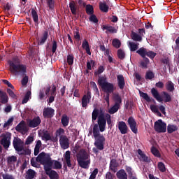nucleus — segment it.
I'll list each match as a JSON object with an SVG mask.
<instances>
[{"label": "nucleus", "mask_w": 179, "mask_h": 179, "mask_svg": "<svg viewBox=\"0 0 179 179\" xmlns=\"http://www.w3.org/2000/svg\"><path fill=\"white\" fill-rule=\"evenodd\" d=\"M36 162L44 166V170H45L47 167H52V164H54V161L51 159L50 154L45 153V152H42L38 155Z\"/></svg>", "instance_id": "nucleus-5"}, {"label": "nucleus", "mask_w": 179, "mask_h": 179, "mask_svg": "<svg viewBox=\"0 0 179 179\" xmlns=\"http://www.w3.org/2000/svg\"><path fill=\"white\" fill-rule=\"evenodd\" d=\"M117 178L118 179H128V175L124 169H120L116 173Z\"/></svg>", "instance_id": "nucleus-26"}, {"label": "nucleus", "mask_w": 179, "mask_h": 179, "mask_svg": "<svg viewBox=\"0 0 179 179\" xmlns=\"http://www.w3.org/2000/svg\"><path fill=\"white\" fill-rule=\"evenodd\" d=\"M118 110H120V106L117 104H115L109 109L108 113L109 114H115V113H117Z\"/></svg>", "instance_id": "nucleus-48"}, {"label": "nucleus", "mask_w": 179, "mask_h": 179, "mask_svg": "<svg viewBox=\"0 0 179 179\" xmlns=\"http://www.w3.org/2000/svg\"><path fill=\"white\" fill-rule=\"evenodd\" d=\"M82 47L84 48V50H85L88 55H92V52H90V46L89 45V42H87V41L85 40L83 42Z\"/></svg>", "instance_id": "nucleus-33"}, {"label": "nucleus", "mask_w": 179, "mask_h": 179, "mask_svg": "<svg viewBox=\"0 0 179 179\" xmlns=\"http://www.w3.org/2000/svg\"><path fill=\"white\" fill-rule=\"evenodd\" d=\"M54 166L53 169H55V170H61V169H62V164L59 161L55 160Z\"/></svg>", "instance_id": "nucleus-54"}, {"label": "nucleus", "mask_w": 179, "mask_h": 179, "mask_svg": "<svg viewBox=\"0 0 179 179\" xmlns=\"http://www.w3.org/2000/svg\"><path fill=\"white\" fill-rule=\"evenodd\" d=\"M64 160L66 162V164L69 168L72 167V164L71 163V151L68 150L64 154Z\"/></svg>", "instance_id": "nucleus-24"}, {"label": "nucleus", "mask_w": 179, "mask_h": 179, "mask_svg": "<svg viewBox=\"0 0 179 179\" xmlns=\"http://www.w3.org/2000/svg\"><path fill=\"white\" fill-rule=\"evenodd\" d=\"M139 94H140L141 97H142V99L145 100V101H147V103H150V101H152V98H150V96H149L148 93H145L142 91H139Z\"/></svg>", "instance_id": "nucleus-39"}, {"label": "nucleus", "mask_w": 179, "mask_h": 179, "mask_svg": "<svg viewBox=\"0 0 179 179\" xmlns=\"http://www.w3.org/2000/svg\"><path fill=\"white\" fill-rule=\"evenodd\" d=\"M117 57L119 59H124L125 58V52L122 49H119L117 50Z\"/></svg>", "instance_id": "nucleus-52"}, {"label": "nucleus", "mask_w": 179, "mask_h": 179, "mask_svg": "<svg viewBox=\"0 0 179 179\" xmlns=\"http://www.w3.org/2000/svg\"><path fill=\"white\" fill-rule=\"evenodd\" d=\"M137 153L138 155L140 162H143V163H150V158L145 155V152H143L142 150L138 149L137 150Z\"/></svg>", "instance_id": "nucleus-17"}, {"label": "nucleus", "mask_w": 179, "mask_h": 179, "mask_svg": "<svg viewBox=\"0 0 179 179\" xmlns=\"http://www.w3.org/2000/svg\"><path fill=\"white\" fill-rule=\"evenodd\" d=\"M61 122L63 127H66L69 125V117L68 115L64 114L61 119Z\"/></svg>", "instance_id": "nucleus-32"}, {"label": "nucleus", "mask_w": 179, "mask_h": 179, "mask_svg": "<svg viewBox=\"0 0 179 179\" xmlns=\"http://www.w3.org/2000/svg\"><path fill=\"white\" fill-rule=\"evenodd\" d=\"M11 138H12V134L10 133H8L7 134L3 135V138L0 141L1 145H2V146L6 150H8V149H9V146H10Z\"/></svg>", "instance_id": "nucleus-10"}, {"label": "nucleus", "mask_w": 179, "mask_h": 179, "mask_svg": "<svg viewBox=\"0 0 179 179\" xmlns=\"http://www.w3.org/2000/svg\"><path fill=\"white\" fill-rule=\"evenodd\" d=\"M113 100L115 101V104H117V106H120L121 103H122V99L118 94H115L113 95Z\"/></svg>", "instance_id": "nucleus-40"}, {"label": "nucleus", "mask_w": 179, "mask_h": 179, "mask_svg": "<svg viewBox=\"0 0 179 179\" xmlns=\"http://www.w3.org/2000/svg\"><path fill=\"white\" fill-rule=\"evenodd\" d=\"M41 145L42 143L40 140L36 141V144L35 145L34 152V156H37L40 153V148H41Z\"/></svg>", "instance_id": "nucleus-36"}, {"label": "nucleus", "mask_w": 179, "mask_h": 179, "mask_svg": "<svg viewBox=\"0 0 179 179\" xmlns=\"http://www.w3.org/2000/svg\"><path fill=\"white\" fill-rule=\"evenodd\" d=\"M103 110H101V114L98 117V124H94L93 127V136L97 138L100 135V132L106 131V115L102 113Z\"/></svg>", "instance_id": "nucleus-3"}, {"label": "nucleus", "mask_w": 179, "mask_h": 179, "mask_svg": "<svg viewBox=\"0 0 179 179\" xmlns=\"http://www.w3.org/2000/svg\"><path fill=\"white\" fill-rule=\"evenodd\" d=\"M3 179H15L13 176L9 175V173H6L2 175Z\"/></svg>", "instance_id": "nucleus-64"}, {"label": "nucleus", "mask_w": 179, "mask_h": 179, "mask_svg": "<svg viewBox=\"0 0 179 179\" xmlns=\"http://www.w3.org/2000/svg\"><path fill=\"white\" fill-rule=\"evenodd\" d=\"M148 52V49L145 48H141L139 50H136V54H138L142 58H146V54Z\"/></svg>", "instance_id": "nucleus-35"}, {"label": "nucleus", "mask_w": 179, "mask_h": 179, "mask_svg": "<svg viewBox=\"0 0 179 179\" xmlns=\"http://www.w3.org/2000/svg\"><path fill=\"white\" fill-rule=\"evenodd\" d=\"M158 169L159 171H161L162 173H164V171H166V166L164 165V163L158 162Z\"/></svg>", "instance_id": "nucleus-58"}, {"label": "nucleus", "mask_w": 179, "mask_h": 179, "mask_svg": "<svg viewBox=\"0 0 179 179\" xmlns=\"http://www.w3.org/2000/svg\"><path fill=\"white\" fill-rule=\"evenodd\" d=\"M48 31H45L42 36L38 39V45H44V44H45V41L48 40Z\"/></svg>", "instance_id": "nucleus-22"}, {"label": "nucleus", "mask_w": 179, "mask_h": 179, "mask_svg": "<svg viewBox=\"0 0 179 179\" xmlns=\"http://www.w3.org/2000/svg\"><path fill=\"white\" fill-rule=\"evenodd\" d=\"M145 79L146 80H152V79H155V73H153L152 71H146Z\"/></svg>", "instance_id": "nucleus-42"}, {"label": "nucleus", "mask_w": 179, "mask_h": 179, "mask_svg": "<svg viewBox=\"0 0 179 179\" xmlns=\"http://www.w3.org/2000/svg\"><path fill=\"white\" fill-rule=\"evenodd\" d=\"M131 37L134 41H142V36L134 31H131Z\"/></svg>", "instance_id": "nucleus-41"}, {"label": "nucleus", "mask_w": 179, "mask_h": 179, "mask_svg": "<svg viewBox=\"0 0 179 179\" xmlns=\"http://www.w3.org/2000/svg\"><path fill=\"white\" fill-rule=\"evenodd\" d=\"M151 153L156 157H160V152H159V150L155 147L151 148Z\"/></svg>", "instance_id": "nucleus-56"}, {"label": "nucleus", "mask_w": 179, "mask_h": 179, "mask_svg": "<svg viewBox=\"0 0 179 179\" xmlns=\"http://www.w3.org/2000/svg\"><path fill=\"white\" fill-rule=\"evenodd\" d=\"M25 178L26 179H34L37 177V173L36 171L33 169H28V171L26 172Z\"/></svg>", "instance_id": "nucleus-23"}, {"label": "nucleus", "mask_w": 179, "mask_h": 179, "mask_svg": "<svg viewBox=\"0 0 179 179\" xmlns=\"http://www.w3.org/2000/svg\"><path fill=\"white\" fill-rule=\"evenodd\" d=\"M151 94H152L154 99H155V100L159 103H162V101H164V103L171 102V95H170L167 92H162V98L160 93H159V91H157L156 88H152L151 90Z\"/></svg>", "instance_id": "nucleus-7"}, {"label": "nucleus", "mask_w": 179, "mask_h": 179, "mask_svg": "<svg viewBox=\"0 0 179 179\" xmlns=\"http://www.w3.org/2000/svg\"><path fill=\"white\" fill-rule=\"evenodd\" d=\"M43 139H44L46 141H51V135L50 134V133H48V131L43 133Z\"/></svg>", "instance_id": "nucleus-57"}, {"label": "nucleus", "mask_w": 179, "mask_h": 179, "mask_svg": "<svg viewBox=\"0 0 179 179\" xmlns=\"http://www.w3.org/2000/svg\"><path fill=\"white\" fill-rule=\"evenodd\" d=\"M57 48H58V45H57V41L53 40L52 43V52L55 54L57 52Z\"/></svg>", "instance_id": "nucleus-59"}, {"label": "nucleus", "mask_w": 179, "mask_h": 179, "mask_svg": "<svg viewBox=\"0 0 179 179\" xmlns=\"http://www.w3.org/2000/svg\"><path fill=\"white\" fill-rule=\"evenodd\" d=\"M165 87L168 92H173V90H176L174 87V83L171 80H169L165 84Z\"/></svg>", "instance_id": "nucleus-30"}, {"label": "nucleus", "mask_w": 179, "mask_h": 179, "mask_svg": "<svg viewBox=\"0 0 179 179\" xmlns=\"http://www.w3.org/2000/svg\"><path fill=\"white\" fill-rule=\"evenodd\" d=\"M150 64V61L148 57H143V59L140 62V66L143 68V69H148V65Z\"/></svg>", "instance_id": "nucleus-27"}, {"label": "nucleus", "mask_w": 179, "mask_h": 179, "mask_svg": "<svg viewBox=\"0 0 179 179\" xmlns=\"http://www.w3.org/2000/svg\"><path fill=\"white\" fill-rule=\"evenodd\" d=\"M41 124V119L38 116L34 117L33 120H30L29 122V127L30 128H37Z\"/></svg>", "instance_id": "nucleus-21"}, {"label": "nucleus", "mask_w": 179, "mask_h": 179, "mask_svg": "<svg viewBox=\"0 0 179 179\" xmlns=\"http://www.w3.org/2000/svg\"><path fill=\"white\" fill-rule=\"evenodd\" d=\"M64 134H65V130L62 128H59L55 132L56 138H58V136L61 137L64 136Z\"/></svg>", "instance_id": "nucleus-55"}, {"label": "nucleus", "mask_w": 179, "mask_h": 179, "mask_svg": "<svg viewBox=\"0 0 179 179\" xmlns=\"http://www.w3.org/2000/svg\"><path fill=\"white\" fill-rule=\"evenodd\" d=\"M55 113V110L52 108L48 107L43 109V115L44 118H52Z\"/></svg>", "instance_id": "nucleus-18"}, {"label": "nucleus", "mask_w": 179, "mask_h": 179, "mask_svg": "<svg viewBox=\"0 0 179 179\" xmlns=\"http://www.w3.org/2000/svg\"><path fill=\"white\" fill-rule=\"evenodd\" d=\"M74 38H76L77 41H80V34L79 33L78 29H76L74 32Z\"/></svg>", "instance_id": "nucleus-62"}, {"label": "nucleus", "mask_w": 179, "mask_h": 179, "mask_svg": "<svg viewBox=\"0 0 179 179\" xmlns=\"http://www.w3.org/2000/svg\"><path fill=\"white\" fill-rule=\"evenodd\" d=\"M154 129L158 134H164L167 132V124L163 122L162 119H159L155 122Z\"/></svg>", "instance_id": "nucleus-9"}, {"label": "nucleus", "mask_w": 179, "mask_h": 179, "mask_svg": "<svg viewBox=\"0 0 179 179\" xmlns=\"http://www.w3.org/2000/svg\"><path fill=\"white\" fill-rule=\"evenodd\" d=\"M90 100H92V92L90 91H87V94L83 95L81 99V106L84 108L87 107V104L90 103Z\"/></svg>", "instance_id": "nucleus-12"}, {"label": "nucleus", "mask_w": 179, "mask_h": 179, "mask_svg": "<svg viewBox=\"0 0 179 179\" xmlns=\"http://www.w3.org/2000/svg\"><path fill=\"white\" fill-rule=\"evenodd\" d=\"M90 155L86 152V150L82 149L77 154V162L82 169H89L90 161L87 160ZM87 160V161H86Z\"/></svg>", "instance_id": "nucleus-4"}, {"label": "nucleus", "mask_w": 179, "mask_h": 179, "mask_svg": "<svg viewBox=\"0 0 179 179\" xmlns=\"http://www.w3.org/2000/svg\"><path fill=\"white\" fill-rule=\"evenodd\" d=\"M95 142L94 146L92 149L94 153H99V150H104V145L106 143V138L103 135H99L96 138H94Z\"/></svg>", "instance_id": "nucleus-8"}, {"label": "nucleus", "mask_w": 179, "mask_h": 179, "mask_svg": "<svg viewBox=\"0 0 179 179\" xmlns=\"http://www.w3.org/2000/svg\"><path fill=\"white\" fill-rule=\"evenodd\" d=\"M59 142L62 149L64 150L69 149V138H68V136H61Z\"/></svg>", "instance_id": "nucleus-14"}, {"label": "nucleus", "mask_w": 179, "mask_h": 179, "mask_svg": "<svg viewBox=\"0 0 179 179\" xmlns=\"http://www.w3.org/2000/svg\"><path fill=\"white\" fill-rule=\"evenodd\" d=\"M106 117V126L108 124V128L113 127V121L111 120V115L108 113L105 114Z\"/></svg>", "instance_id": "nucleus-37"}, {"label": "nucleus", "mask_w": 179, "mask_h": 179, "mask_svg": "<svg viewBox=\"0 0 179 179\" xmlns=\"http://www.w3.org/2000/svg\"><path fill=\"white\" fill-rule=\"evenodd\" d=\"M74 56L73 54L69 55L67 56V59H66V62L68 64V65H73V59H74Z\"/></svg>", "instance_id": "nucleus-51"}, {"label": "nucleus", "mask_w": 179, "mask_h": 179, "mask_svg": "<svg viewBox=\"0 0 179 179\" xmlns=\"http://www.w3.org/2000/svg\"><path fill=\"white\" fill-rule=\"evenodd\" d=\"M47 5L50 8V9H54V7L55 6V3L54 2V0H47Z\"/></svg>", "instance_id": "nucleus-63"}, {"label": "nucleus", "mask_w": 179, "mask_h": 179, "mask_svg": "<svg viewBox=\"0 0 179 179\" xmlns=\"http://www.w3.org/2000/svg\"><path fill=\"white\" fill-rule=\"evenodd\" d=\"M109 167L113 173H115L117 171V167H118V162H117V160L115 159H111Z\"/></svg>", "instance_id": "nucleus-29"}, {"label": "nucleus", "mask_w": 179, "mask_h": 179, "mask_svg": "<svg viewBox=\"0 0 179 179\" xmlns=\"http://www.w3.org/2000/svg\"><path fill=\"white\" fill-rule=\"evenodd\" d=\"M34 141V137L33 136H29L27 138L25 141V145H31V143Z\"/></svg>", "instance_id": "nucleus-60"}, {"label": "nucleus", "mask_w": 179, "mask_h": 179, "mask_svg": "<svg viewBox=\"0 0 179 179\" xmlns=\"http://www.w3.org/2000/svg\"><path fill=\"white\" fill-rule=\"evenodd\" d=\"M0 100L1 104H6L8 101V94L6 92L0 90Z\"/></svg>", "instance_id": "nucleus-25"}, {"label": "nucleus", "mask_w": 179, "mask_h": 179, "mask_svg": "<svg viewBox=\"0 0 179 179\" xmlns=\"http://www.w3.org/2000/svg\"><path fill=\"white\" fill-rule=\"evenodd\" d=\"M112 45L115 48H120V47H121V41L117 38H114L112 41Z\"/></svg>", "instance_id": "nucleus-50"}, {"label": "nucleus", "mask_w": 179, "mask_h": 179, "mask_svg": "<svg viewBox=\"0 0 179 179\" xmlns=\"http://www.w3.org/2000/svg\"><path fill=\"white\" fill-rule=\"evenodd\" d=\"M90 22H92V23H99V19H97L96 15L92 14L90 17Z\"/></svg>", "instance_id": "nucleus-61"}, {"label": "nucleus", "mask_w": 179, "mask_h": 179, "mask_svg": "<svg viewBox=\"0 0 179 179\" xmlns=\"http://www.w3.org/2000/svg\"><path fill=\"white\" fill-rule=\"evenodd\" d=\"M51 169H52V166L46 167V169H44L46 176H48L50 179H59V175L58 173L54 170H51Z\"/></svg>", "instance_id": "nucleus-13"}, {"label": "nucleus", "mask_w": 179, "mask_h": 179, "mask_svg": "<svg viewBox=\"0 0 179 179\" xmlns=\"http://www.w3.org/2000/svg\"><path fill=\"white\" fill-rule=\"evenodd\" d=\"M109 8L110 7L108 6V5H107V3H106V1L99 2V9L103 13H107L108 12Z\"/></svg>", "instance_id": "nucleus-28"}, {"label": "nucleus", "mask_w": 179, "mask_h": 179, "mask_svg": "<svg viewBox=\"0 0 179 179\" xmlns=\"http://www.w3.org/2000/svg\"><path fill=\"white\" fill-rule=\"evenodd\" d=\"M127 122L130 127V129L133 134H138V126L136 125V121L133 117L128 118Z\"/></svg>", "instance_id": "nucleus-16"}, {"label": "nucleus", "mask_w": 179, "mask_h": 179, "mask_svg": "<svg viewBox=\"0 0 179 179\" xmlns=\"http://www.w3.org/2000/svg\"><path fill=\"white\" fill-rule=\"evenodd\" d=\"M15 130L17 132H20L22 135H24L29 131L27 126H26V123L23 120L15 127Z\"/></svg>", "instance_id": "nucleus-15"}, {"label": "nucleus", "mask_w": 179, "mask_h": 179, "mask_svg": "<svg viewBox=\"0 0 179 179\" xmlns=\"http://www.w3.org/2000/svg\"><path fill=\"white\" fill-rule=\"evenodd\" d=\"M17 162V157L15 155L9 156L7 157V164L8 166H12V164Z\"/></svg>", "instance_id": "nucleus-34"}, {"label": "nucleus", "mask_w": 179, "mask_h": 179, "mask_svg": "<svg viewBox=\"0 0 179 179\" xmlns=\"http://www.w3.org/2000/svg\"><path fill=\"white\" fill-rule=\"evenodd\" d=\"M69 8L71 9L72 15H76V4L75 3V1H72L69 3Z\"/></svg>", "instance_id": "nucleus-45"}, {"label": "nucleus", "mask_w": 179, "mask_h": 179, "mask_svg": "<svg viewBox=\"0 0 179 179\" xmlns=\"http://www.w3.org/2000/svg\"><path fill=\"white\" fill-rule=\"evenodd\" d=\"M99 113H100V111L99 110V109H97V108L94 109V110L92 113V121H96V120H97V118L99 117Z\"/></svg>", "instance_id": "nucleus-49"}, {"label": "nucleus", "mask_w": 179, "mask_h": 179, "mask_svg": "<svg viewBox=\"0 0 179 179\" xmlns=\"http://www.w3.org/2000/svg\"><path fill=\"white\" fill-rule=\"evenodd\" d=\"M98 85L101 86L103 92L106 94L104 100L106 101L108 106H110V95L111 93H114L115 90L114 85L111 83H108L107 78L103 76L99 77L98 79Z\"/></svg>", "instance_id": "nucleus-1"}, {"label": "nucleus", "mask_w": 179, "mask_h": 179, "mask_svg": "<svg viewBox=\"0 0 179 179\" xmlns=\"http://www.w3.org/2000/svg\"><path fill=\"white\" fill-rule=\"evenodd\" d=\"M102 29L103 30H106V33H116L115 28L113 26L103 25Z\"/></svg>", "instance_id": "nucleus-38"}, {"label": "nucleus", "mask_w": 179, "mask_h": 179, "mask_svg": "<svg viewBox=\"0 0 179 179\" xmlns=\"http://www.w3.org/2000/svg\"><path fill=\"white\" fill-rule=\"evenodd\" d=\"M106 71V69L104 68V66H99L98 67L97 71H95L94 73V76H99V75H101L103 72Z\"/></svg>", "instance_id": "nucleus-47"}, {"label": "nucleus", "mask_w": 179, "mask_h": 179, "mask_svg": "<svg viewBox=\"0 0 179 179\" xmlns=\"http://www.w3.org/2000/svg\"><path fill=\"white\" fill-rule=\"evenodd\" d=\"M118 129L120 131L122 135L128 134V126H127V123H125L124 121H120L118 122Z\"/></svg>", "instance_id": "nucleus-20"}, {"label": "nucleus", "mask_w": 179, "mask_h": 179, "mask_svg": "<svg viewBox=\"0 0 179 179\" xmlns=\"http://www.w3.org/2000/svg\"><path fill=\"white\" fill-rule=\"evenodd\" d=\"M16 62L19 64V59L14 57L13 61L9 62L10 70L11 73H14L15 76L20 75V76H24L26 75V66L23 64H16Z\"/></svg>", "instance_id": "nucleus-2"}, {"label": "nucleus", "mask_w": 179, "mask_h": 179, "mask_svg": "<svg viewBox=\"0 0 179 179\" xmlns=\"http://www.w3.org/2000/svg\"><path fill=\"white\" fill-rule=\"evenodd\" d=\"M31 15L34 23H36V24H38V14L34 8L31 9Z\"/></svg>", "instance_id": "nucleus-31"}, {"label": "nucleus", "mask_w": 179, "mask_h": 179, "mask_svg": "<svg viewBox=\"0 0 179 179\" xmlns=\"http://www.w3.org/2000/svg\"><path fill=\"white\" fill-rule=\"evenodd\" d=\"M130 51L132 52L136 51L139 48V43H136L134 42H129V43Z\"/></svg>", "instance_id": "nucleus-43"}, {"label": "nucleus", "mask_w": 179, "mask_h": 179, "mask_svg": "<svg viewBox=\"0 0 179 179\" xmlns=\"http://www.w3.org/2000/svg\"><path fill=\"white\" fill-rule=\"evenodd\" d=\"M117 86L120 90H124L125 88V78L122 74L117 75Z\"/></svg>", "instance_id": "nucleus-19"}, {"label": "nucleus", "mask_w": 179, "mask_h": 179, "mask_svg": "<svg viewBox=\"0 0 179 179\" xmlns=\"http://www.w3.org/2000/svg\"><path fill=\"white\" fill-rule=\"evenodd\" d=\"M177 129H178V127L174 124H168L167 126L168 134H173V132H176Z\"/></svg>", "instance_id": "nucleus-44"}, {"label": "nucleus", "mask_w": 179, "mask_h": 179, "mask_svg": "<svg viewBox=\"0 0 179 179\" xmlns=\"http://www.w3.org/2000/svg\"><path fill=\"white\" fill-rule=\"evenodd\" d=\"M156 55H157L156 52L152 50H147L146 56L150 58V59H153Z\"/></svg>", "instance_id": "nucleus-53"}, {"label": "nucleus", "mask_w": 179, "mask_h": 179, "mask_svg": "<svg viewBox=\"0 0 179 179\" xmlns=\"http://www.w3.org/2000/svg\"><path fill=\"white\" fill-rule=\"evenodd\" d=\"M23 141L20 138L15 137L13 141V146L16 152H23Z\"/></svg>", "instance_id": "nucleus-11"}, {"label": "nucleus", "mask_w": 179, "mask_h": 179, "mask_svg": "<svg viewBox=\"0 0 179 179\" xmlns=\"http://www.w3.org/2000/svg\"><path fill=\"white\" fill-rule=\"evenodd\" d=\"M85 11L87 15H93L94 13V8L93 6L88 4L86 6Z\"/></svg>", "instance_id": "nucleus-46"}, {"label": "nucleus", "mask_w": 179, "mask_h": 179, "mask_svg": "<svg viewBox=\"0 0 179 179\" xmlns=\"http://www.w3.org/2000/svg\"><path fill=\"white\" fill-rule=\"evenodd\" d=\"M50 96H56L57 86L55 85H52V90H51L50 85H48L41 89L38 94L39 99L44 100V97H45V96H47V97H50Z\"/></svg>", "instance_id": "nucleus-6"}]
</instances>
